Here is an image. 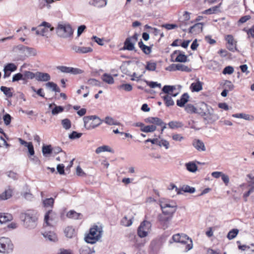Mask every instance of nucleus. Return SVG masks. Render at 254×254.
<instances>
[{"mask_svg":"<svg viewBox=\"0 0 254 254\" xmlns=\"http://www.w3.org/2000/svg\"><path fill=\"white\" fill-rule=\"evenodd\" d=\"M138 36V35L137 33H134L132 36L127 38L124 42L122 50L136 52V50L134 46L137 41Z\"/></svg>","mask_w":254,"mask_h":254,"instance_id":"obj_6","label":"nucleus"},{"mask_svg":"<svg viewBox=\"0 0 254 254\" xmlns=\"http://www.w3.org/2000/svg\"><path fill=\"white\" fill-rule=\"evenodd\" d=\"M176 67L177 69V70L186 72H190L191 71L190 67L181 64H178V65H177Z\"/></svg>","mask_w":254,"mask_h":254,"instance_id":"obj_46","label":"nucleus"},{"mask_svg":"<svg viewBox=\"0 0 254 254\" xmlns=\"http://www.w3.org/2000/svg\"><path fill=\"white\" fill-rule=\"evenodd\" d=\"M42 152L44 155L50 154L52 152V148L51 145L43 146L42 148Z\"/></svg>","mask_w":254,"mask_h":254,"instance_id":"obj_50","label":"nucleus"},{"mask_svg":"<svg viewBox=\"0 0 254 254\" xmlns=\"http://www.w3.org/2000/svg\"><path fill=\"white\" fill-rule=\"evenodd\" d=\"M57 214L52 210H50L45 214L44 222L46 226L54 227L56 223Z\"/></svg>","mask_w":254,"mask_h":254,"instance_id":"obj_10","label":"nucleus"},{"mask_svg":"<svg viewBox=\"0 0 254 254\" xmlns=\"http://www.w3.org/2000/svg\"><path fill=\"white\" fill-rule=\"evenodd\" d=\"M79 253L80 254H91L92 251L88 247L84 246L80 248Z\"/></svg>","mask_w":254,"mask_h":254,"instance_id":"obj_45","label":"nucleus"},{"mask_svg":"<svg viewBox=\"0 0 254 254\" xmlns=\"http://www.w3.org/2000/svg\"><path fill=\"white\" fill-rule=\"evenodd\" d=\"M64 233L65 236L68 238H72L76 235L75 230L72 226L66 227L64 230Z\"/></svg>","mask_w":254,"mask_h":254,"instance_id":"obj_19","label":"nucleus"},{"mask_svg":"<svg viewBox=\"0 0 254 254\" xmlns=\"http://www.w3.org/2000/svg\"><path fill=\"white\" fill-rule=\"evenodd\" d=\"M24 226L29 228H34L36 226L37 217L36 213L33 212H27L21 216Z\"/></svg>","mask_w":254,"mask_h":254,"instance_id":"obj_3","label":"nucleus"},{"mask_svg":"<svg viewBox=\"0 0 254 254\" xmlns=\"http://www.w3.org/2000/svg\"><path fill=\"white\" fill-rule=\"evenodd\" d=\"M145 72V71H144L142 73V74H141V75H139V76H137V74L135 73V72H134L132 75H131L132 76V78H131V80H132V81H139L141 77L143 76V74H144Z\"/></svg>","mask_w":254,"mask_h":254,"instance_id":"obj_62","label":"nucleus"},{"mask_svg":"<svg viewBox=\"0 0 254 254\" xmlns=\"http://www.w3.org/2000/svg\"><path fill=\"white\" fill-rule=\"evenodd\" d=\"M182 190L184 192L193 193L195 192V189L193 187H190L189 186H186L182 188Z\"/></svg>","mask_w":254,"mask_h":254,"instance_id":"obj_59","label":"nucleus"},{"mask_svg":"<svg viewBox=\"0 0 254 254\" xmlns=\"http://www.w3.org/2000/svg\"><path fill=\"white\" fill-rule=\"evenodd\" d=\"M138 47L142 51V52L146 55H149L151 52V47L147 46L144 44L142 40H140L138 43Z\"/></svg>","mask_w":254,"mask_h":254,"instance_id":"obj_24","label":"nucleus"},{"mask_svg":"<svg viewBox=\"0 0 254 254\" xmlns=\"http://www.w3.org/2000/svg\"><path fill=\"white\" fill-rule=\"evenodd\" d=\"M238 233V229H233L229 232L227 237L229 240H232L237 236Z\"/></svg>","mask_w":254,"mask_h":254,"instance_id":"obj_42","label":"nucleus"},{"mask_svg":"<svg viewBox=\"0 0 254 254\" xmlns=\"http://www.w3.org/2000/svg\"><path fill=\"white\" fill-rule=\"evenodd\" d=\"M44 237L49 240L53 242L58 241V237L56 234L52 231L45 232L43 233Z\"/></svg>","mask_w":254,"mask_h":254,"instance_id":"obj_21","label":"nucleus"},{"mask_svg":"<svg viewBox=\"0 0 254 254\" xmlns=\"http://www.w3.org/2000/svg\"><path fill=\"white\" fill-rule=\"evenodd\" d=\"M185 110L188 113H194L196 109L191 104H187L185 107Z\"/></svg>","mask_w":254,"mask_h":254,"instance_id":"obj_60","label":"nucleus"},{"mask_svg":"<svg viewBox=\"0 0 254 254\" xmlns=\"http://www.w3.org/2000/svg\"><path fill=\"white\" fill-rule=\"evenodd\" d=\"M102 78L103 81L107 82L108 84L111 83V75L110 74L104 73L103 75Z\"/></svg>","mask_w":254,"mask_h":254,"instance_id":"obj_55","label":"nucleus"},{"mask_svg":"<svg viewBox=\"0 0 254 254\" xmlns=\"http://www.w3.org/2000/svg\"><path fill=\"white\" fill-rule=\"evenodd\" d=\"M12 216L8 213H0V222L6 223L12 220Z\"/></svg>","mask_w":254,"mask_h":254,"instance_id":"obj_23","label":"nucleus"},{"mask_svg":"<svg viewBox=\"0 0 254 254\" xmlns=\"http://www.w3.org/2000/svg\"><path fill=\"white\" fill-rule=\"evenodd\" d=\"M172 239L175 242L180 243L181 244H186L185 250L186 251H190L192 248V241L187 235L184 234H177L174 235Z\"/></svg>","mask_w":254,"mask_h":254,"instance_id":"obj_4","label":"nucleus"},{"mask_svg":"<svg viewBox=\"0 0 254 254\" xmlns=\"http://www.w3.org/2000/svg\"><path fill=\"white\" fill-rule=\"evenodd\" d=\"M219 6H214L209 8L203 12V13L206 14H211L215 13L219 11Z\"/></svg>","mask_w":254,"mask_h":254,"instance_id":"obj_43","label":"nucleus"},{"mask_svg":"<svg viewBox=\"0 0 254 254\" xmlns=\"http://www.w3.org/2000/svg\"><path fill=\"white\" fill-rule=\"evenodd\" d=\"M82 134V133L73 131L69 135V137L71 139H75L80 137Z\"/></svg>","mask_w":254,"mask_h":254,"instance_id":"obj_53","label":"nucleus"},{"mask_svg":"<svg viewBox=\"0 0 254 254\" xmlns=\"http://www.w3.org/2000/svg\"><path fill=\"white\" fill-rule=\"evenodd\" d=\"M187 170L191 173H194L197 170V166L193 162H189L185 165Z\"/></svg>","mask_w":254,"mask_h":254,"instance_id":"obj_31","label":"nucleus"},{"mask_svg":"<svg viewBox=\"0 0 254 254\" xmlns=\"http://www.w3.org/2000/svg\"><path fill=\"white\" fill-rule=\"evenodd\" d=\"M162 93H160V95L161 96V97L163 99L166 106L169 107L170 106H173L174 105V102L172 99L171 95H170V94L162 96Z\"/></svg>","mask_w":254,"mask_h":254,"instance_id":"obj_25","label":"nucleus"},{"mask_svg":"<svg viewBox=\"0 0 254 254\" xmlns=\"http://www.w3.org/2000/svg\"><path fill=\"white\" fill-rule=\"evenodd\" d=\"M86 26L85 25H81L79 26L77 28V36H80L84 31L86 29Z\"/></svg>","mask_w":254,"mask_h":254,"instance_id":"obj_63","label":"nucleus"},{"mask_svg":"<svg viewBox=\"0 0 254 254\" xmlns=\"http://www.w3.org/2000/svg\"><path fill=\"white\" fill-rule=\"evenodd\" d=\"M233 117L238 118L244 119L246 120H251L253 119V117L246 114H236L233 115Z\"/></svg>","mask_w":254,"mask_h":254,"instance_id":"obj_40","label":"nucleus"},{"mask_svg":"<svg viewBox=\"0 0 254 254\" xmlns=\"http://www.w3.org/2000/svg\"><path fill=\"white\" fill-rule=\"evenodd\" d=\"M102 233V227L94 225L90 228L89 232L85 235V241L89 244H95L101 238Z\"/></svg>","mask_w":254,"mask_h":254,"instance_id":"obj_1","label":"nucleus"},{"mask_svg":"<svg viewBox=\"0 0 254 254\" xmlns=\"http://www.w3.org/2000/svg\"><path fill=\"white\" fill-rule=\"evenodd\" d=\"M17 68V66L13 63H10L5 64L4 66L3 70L8 71L9 72L15 71Z\"/></svg>","mask_w":254,"mask_h":254,"instance_id":"obj_33","label":"nucleus"},{"mask_svg":"<svg viewBox=\"0 0 254 254\" xmlns=\"http://www.w3.org/2000/svg\"><path fill=\"white\" fill-rule=\"evenodd\" d=\"M64 108L62 106H58L57 105L52 109V114L53 115H57L64 111Z\"/></svg>","mask_w":254,"mask_h":254,"instance_id":"obj_38","label":"nucleus"},{"mask_svg":"<svg viewBox=\"0 0 254 254\" xmlns=\"http://www.w3.org/2000/svg\"><path fill=\"white\" fill-rule=\"evenodd\" d=\"M233 72H234L233 67L231 66H227L224 68L222 73L224 74H231L233 73Z\"/></svg>","mask_w":254,"mask_h":254,"instance_id":"obj_54","label":"nucleus"},{"mask_svg":"<svg viewBox=\"0 0 254 254\" xmlns=\"http://www.w3.org/2000/svg\"><path fill=\"white\" fill-rule=\"evenodd\" d=\"M160 207L163 213L165 215L172 216L176 210L177 206L167 203L161 202L160 203Z\"/></svg>","mask_w":254,"mask_h":254,"instance_id":"obj_12","label":"nucleus"},{"mask_svg":"<svg viewBox=\"0 0 254 254\" xmlns=\"http://www.w3.org/2000/svg\"><path fill=\"white\" fill-rule=\"evenodd\" d=\"M13 90L12 88L7 87L6 86H1L0 87V90L7 97L11 98L13 96V93L11 90Z\"/></svg>","mask_w":254,"mask_h":254,"instance_id":"obj_26","label":"nucleus"},{"mask_svg":"<svg viewBox=\"0 0 254 254\" xmlns=\"http://www.w3.org/2000/svg\"><path fill=\"white\" fill-rule=\"evenodd\" d=\"M21 80L24 81L23 73L19 72L13 75L12 82H17Z\"/></svg>","mask_w":254,"mask_h":254,"instance_id":"obj_44","label":"nucleus"},{"mask_svg":"<svg viewBox=\"0 0 254 254\" xmlns=\"http://www.w3.org/2000/svg\"><path fill=\"white\" fill-rule=\"evenodd\" d=\"M192 145L198 151H205L206 147L203 142L199 139H194L192 142Z\"/></svg>","mask_w":254,"mask_h":254,"instance_id":"obj_14","label":"nucleus"},{"mask_svg":"<svg viewBox=\"0 0 254 254\" xmlns=\"http://www.w3.org/2000/svg\"><path fill=\"white\" fill-rule=\"evenodd\" d=\"M146 123L152 124V125H148L144 126L143 124L138 122L134 124L136 127H155V126H159L160 127H166L167 124L163 122V121L157 117H148L145 119Z\"/></svg>","mask_w":254,"mask_h":254,"instance_id":"obj_5","label":"nucleus"},{"mask_svg":"<svg viewBox=\"0 0 254 254\" xmlns=\"http://www.w3.org/2000/svg\"><path fill=\"white\" fill-rule=\"evenodd\" d=\"M169 127H182L183 126V124L181 122L177 121H172L168 123Z\"/></svg>","mask_w":254,"mask_h":254,"instance_id":"obj_56","label":"nucleus"},{"mask_svg":"<svg viewBox=\"0 0 254 254\" xmlns=\"http://www.w3.org/2000/svg\"><path fill=\"white\" fill-rule=\"evenodd\" d=\"M111 151L110 147L108 146L104 145L102 146H100L98 147L96 150V153L97 154H99L102 152L104 151H109L110 152Z\"/></svg>","mask_w":254,"mask_h":254,"instance_id":"obj_47","label":"nucleus"},{"mask_svg":"<svg viewBox=\"0 0 254 254\" xmlns=\"http://www.w3.org/2000/svg\"><path fill=\"white\" fill-rule=\"evenodd\" d=\"M57 69L62 72L65 73H70L73 75H77L82 73L83 71L79 68L72 67H68L66 66H58Z\"/></svg>","mask_w":254,"mask_h":254,"instance_id":"obj_11","label":"nucleus"},{"mask_svg":"<svg viewBox=\"0 0 254 254\" xmlns=\"http://www.w3.org/2000/svg\"><path fill=\"white\" fill-rule=\"evenodd\" d=\"M72 49L76 53L82 54L91 52L93 51V49L91 47H79L77 46H73Z\"/></svg>","mask_w":254,"mask_h":254,"instance_id":"obj_17","label":"nucleus"},{"mask_svg":"<svg viewBox=\"0 0 254 254\" xmlns=\"http://www.w3.org/2000/svg\"><path fill=\"white\" fill-rule=\"evenodd\" d=\"M224 86L226 89L228 90H232L234 89V86L232 83L229 80H226L225 82Z\"/></svg>","mask_w":254,"mask_h":254,"instance_id":"obj_61","label":"nucleus"},{"mask_svg":"<svg viewBox=\"0 0 254 254\" xmlns=\"http://www.w3.org/2000/svg\"><path fill=\"white\" fill-rule=\"evenodd\" d=\"M167 30H171L177 28L178 26L175 24H165L161 26Z\"/></svg>","mask_w":254,"mask_h":254,"instance_id":"obj_57","label":"nucleus"},{"mask_svg":"<svg viewBox=\"0 0 254 254\" xmlns=\"http://www.w3.org/2000/svg\"><path fill=\"white\" fill-rule=\"evenodd\" d=\"M89 3L97 7H101L106 5L107 1L106 0H92Z\"/></svg>","mask_w":254,"mask_h":254,"instance_id":"obj_29","label":"nucleus"},{"mask_svg":"<svg viewBox=\"0 0 254 254\" xmlns=\"http://www.w3.org/2000/svg\"><path fill=\"white\" fill-rule=\"evenodd\" d=\"M36 79L38 81H48L51 79V76L48 73L37 72Z\"/></svg>","mask_w":254,"mask_h":254,"instance_id":"obj_16","label":"nucleus"},{"mask_svg":"<svg viewBox=\"0 0 254 254\" xmlns=\"http://www.w3.org/2000/svg\"><path fill=\"white\" fill-rule=\"evenodd\" d=\"M189 98V94L187 93H184L182 95L181 99L177 101V105L180 107H184L185 104L188 101Z\"/></svg>","mask_w":254,"mask_h":254,"instance_id":"obj_22","label":"nucleus"},{"mask_svg":"<svg viewBox=\"0 0 254 254\" xmlns=\"http://www.w3.org/2000/svg\"><path fill=\"white\" fill-rule=\"evenodd\" d=\"M24 82L23 83L26 84L27 82L28 79H32L34 78H36V73H34L30 71H24L23 72Z\"/></svg>","mask_w":254,"mask_h":254,"instance_id":"obj_28","label":"nucleus"},{"mask_svg":"<svg viewBox=\"0 0 254 254\" xmlns=\"http://www.w3.org/2000/svg\"><path fill=\"white\" fill-rule=\"evenodd\" d=\"M146 83L148 85L150 86V87L152 88H154L155 87H158L159 88H161V85L160 83H158L157 82L154 81H146Z\"/></svg>","mask_w":254,"mask_h":254,"instance_id":"obj_58","label":"nucleus"},{"mask_svg":"<svg viewBox=\"0 0 254 254\" xmlns=\"http://www.w3.org/2000/svg\"><path fill=\"white\" fill-rule=\"evenodd\" d=\"M190 88L192 91L198 92L202 89V83L199 81L195 83H192L190 85Z\"/></svg>","mask_w":254,"mask_h":254,"instance_id":"obj_34","label":"nucleus"},{"mask_svg":"<svg viewBox=\"0 0 254 254\" xmlns=\"http://www.w3.org/2000/svg\"><path fill=\"white\" fill-rule=\"evenodd\" d=\"M26 57L35 56L36 55V50L33 48L27 47L24 53Z\"/></svg>","mask_w":254,"mask_h":254,"instance_id":"obj_36","label":"nucleus"},{"mask_svg":"<svg viewBox=\"0 0 254 254\" xmlns=\"http://www.w3.org/2000/svg\"><path fill=\"white\" fill-rule=\"evenodd\" d=\"M3 120L5 125L8 126L11 122V117L9 114L6 113L3 116Z\"/></svg>","mask_w":254,"mask_h":254,"instance_id":"obj_52","label":"nucleus"},{"mask_svg":"<svg viewBox=\"0 0 254 254\" xmlns=\"http://www.w3.org/2000/svg\"><path fill=\"white\" fill-rule=\"evenodd\" d=\"M55 30L58 36L62 38L72 37L73 34L72 26L67 23H59Z\"/></svg>","mask_w":254,"mask_h":254,"instance_id":"obj_2","label":"nucleus"},{"mask_svg":"<svg viewBox=\"0 0 254 254\" xmlns=\"http://www.w3.org/2000/svg\"><path fill=\"white\" fill-rule=\"evenodd\" d=\"M103 121L95 115L85 116L83 118L84 127H86L88 123V127H97L103 123Z\"/></svg>","mask_w":254,"mask_h":254,"instance_id":"obj_8","label":"nucleus"},{"mask_svg":"<svg viewBox=\"0 0 254 254\" xmlns=\"http://www.w3.org/2000/svg\"><path fill=\"white\" fill-rule=\"evenodd\" d=\"M31 90L37 93V94L38 95H39V96L41 97H43V98H44L45 97V94L43 92V88H39V89L38 90H36V88L33 87V86H31Z\"/></svg>","mask_w":254,"mask_h":254,"instance_id":"obj_51","label":"nucleus"},{"mask_svg":"<svg viewBox=\"0 0 254 254\" xmlns=\"http://www.w3.org/2000/svg\"><path fill=\"white\" fill-rule=\"evenodd\" d=\"M133 218H128L127 216H124L121 220V223L123 226L129 227L132 224Z\"/></svg>","mask_w":254,"mask_h":254,"instance_id":"obj_35","label":"nucleus"},{"mask_svg":"<svg viewBox=\"0 0 254 254\" xmlns=\"http://www.w3.org/2000/svg\"><path fill=\"white\" fill-rule=\"evenodd\" d=\"M66 216L70 219H79L81 218L82 215L74 210H70L66 213Z\"/></svg>","mask_w":254,"mask_h":254,"instance_id":"obj_30","label":"nucleus"},{"mask_svg":"<svg viewBox=\"0 0 254 254\" xmlns=\"http://www.w3.org/2000/svg\"><path fill=\"white\" fill-rule=\"evenodd\" d=\"M156 63L152 62H147L145 66V69L148 71H155L156 68Z\"/></svg>","mask_w":254,"mask_h":254,"instance_id":"obj_41","label":"nucleus"},{"mask_svg":"<svg viewBox=\"0 0 254 254\" xmlns=\"http://www.w3.org/2000/svg\"><path fill=\"white\" fill-rule=\"evenodd\" d=\"M225 40L227 42V48L229 51L233 52L237 51L236 42L232 35H227Z\"/></svg>","mask_w":254,"mask_h":254,"instance_id":"obj_13","label":"nucleus"},{"mask_svg":"<svg viewBox=\"0 0 254 254\" xmlns=\"http://www.w3.org/2000/svg\"><path fill=\"white\" fill-rule=\"evenodd\" d=\"M45 85L47 88L51 89L52 91L58 93L61 91L60 88L58 85L53 82L49 81L46 83Z\"/></svg>","mask_w":254,"mask_h":254,"instance_id":"obj_27","label":"nucleus"},{"mask_svg":"<svg viewBox=\"0 0 254 254\" xmlns=\"http://www.w3.org/2000/svg\"><path fill=\"white\" fill-rule=\"evenodd\" d=\"M178 54L177 57L174 61L175 62H180V63H185L189 61L188 59V57L186 55H185L184 53L180 51L179 50H176L174 51L172 54L173 55H175L176 54Z\"/></svg>","mask_w":254,"mask_h":254,"instance_id":"obj_15","label":"nucleus"},{"mask_svg":"<svg viewBox=\"0 0 254 254\" xmlns=\"http://www.w3.org/2000/svg\"><path fill=\"white\" fill-rule=\"evenodd\" d=\"M92 39L96 42L98 45L103 46L104 45L103 39L98 38L96 36H93L92 37Z\"/></svg>","mask_w":254,"mask_h":254,"instance_id":"obj_64","label":"nucleus"},{"mask_svg":"<svg viewBox=\"0 0 254 254\" xmlns=\"http://www.w3.org/2000/svg\"><path fill=\"white\" fill-rule=\"evenodd\" d=\"M203 24L202 23H197L191 26L189 29V33L197 34L202 31Z\"/></svg>","mask_w":254,"mask_h":254,"instance_id":"obj_18","label":"nucleus"},{"mask_svg":"<svg viewBox=\"0 0 254 254\" xmlns=\"http://www.w3.org/2000/svg\"><path fill=\"white\" fill-rule=\"evenodd\" d=\"M157 145H159L160 146H163L166 149H168L169 148V142L165 139H158V144Z\"/></svg>","mask_w":254,"mask_h":254,"instance_id":"obj_48","label":"nucleus"},{"mask_svg":"<svg viewBox=\"0 0 254 254\" xmlns=\"http://www.w3.org/2000/svg\"><path fill=\"white\" fill-rule=\"evenodd\" d=\"M151 224L149 221L144 220L142 221L137 229V235L140 238H144L147 236L150 232Z\"/></svg>","mask_w":254,"mask_h":254,"instance_id":"obj_7","label":"nucleus"},{"mask_svg":"<svg viewBox=\"0 0 254 254\" xmlns=\"http://www.w3.org/2000/svg\"><path fill=\"white\" fill-rule=\"evenodd\" d=\"M42 26L44 27L45 28H46L47 29H49V31H50V32L53 31L55 29L54 27L52 26V25L50 23H49V22H47L46 21H43L39 26V27H42Z\"/></svg>","mask_w":254,"mask_h":254,"instance_id":"obj_49","label":"nucleus"},{"mask_svg":"<svg viewBox=\"0 0 254 254\" xmlns=\"http://www.w3.org/2000/svg\"><path fill=\"white\" fill-rule=\"evenodd\" d=\"M12 193L13 190L10 188H8L7 189L5 190L4 192L0 194V200H4L10 198L12 195Z\"/></svg>","mask_w":254,"mask_h":254,"instance_id":"obj_20","label":"nucleus"},{"mask_svg":"<svg viewBox=\"0 0 254 254\" xmlns=\"http://www.w3.org/2000/svg\"><path fill=\"white\" fill-rule=\"evenodd\" d=\"M55 202L54 199L52 197L46 198L43 200V205L45 207L53 208Z\"/></svg>","mask_w":254,"mask_h":254,"instance_id":"obj_37","label":"nucleus"},{"mask_svg":"<svg viewBox=\"0 0 254 254\" xmlns=\"http://www.w3.org/2000/svg\"><path fill=\"white\" fill-rule=\"evenodd\" d=\"M13 250V244L10 240L7 238L0 239V253H9Z\"/></svg>","mask_w":254,"mask_h":254,"instance_id":"obj_9","label":"nucleus"},{"mask_svg":"<svg viewBox=\"0 0 254 254\" xmlns=\"http://www.w3.org/2000/svg\"><path fill=\"white\" fill-rule=\"evenodd\" d=\"M172 216L169 215L168 217L160 216L159 220L163 224V226L164 229L167 228L168 227V222L172 219Z\"/></svg>","mask_w":254,"mask_h":254,"instance_id":"obj_32","label":"nucleus"},{"mask_svg":"<svg viewBox=\"0 0 254 254\" xmlns=\"http://www.w3.org/2000/svg\"><path fill=\"white\" fill-rule=\"evenodd\" d=\"M174 89H175V87L173 86L165 85L162 88V92L166 95L170 94L171 95V92H173Z\"/></svg>","mask_w":254,"mask_h":254,"instance_id":"obj_39","label":"nucleus"}]
</instances>
